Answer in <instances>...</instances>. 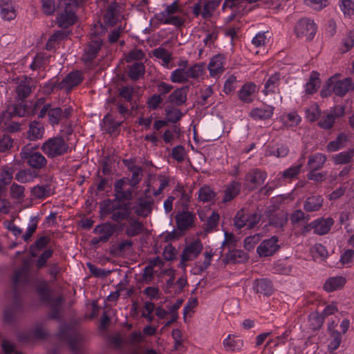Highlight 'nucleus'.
<instances>
[{
    "label": "nucleus",
    "mask_w": 354,
    "mask_h": 354,
    "mask_svg": "<svg viewBox=\"0 0 354 354\" xmlns=\"http://www.w3.org/2000/svg\"><path fill=\"white\" fill-rule=\"evenodd\" d=\"M31 194L37 198H43L51 194V189L49 185H37L32 188Z\"/></svg>",
    "instance_id": "49530a36"
},
{
    "label": "nucleus",
    "mask_w": 354,
    "mask_h": 354,
    "mask_svg": "<svg viewBox=\"0 0 354 354\" xmlns=\"http://www.w3.org/2000/svg\"><path fill=\"white\" fill-rule=\"evenodd\" d=\"M131 170L133 172L132 176L130 179L126 178V180H128V185H131L132 187H134L139 183L141 180V178L143 175L142 169L140 167L133 166V167L131 168Z\"/></svg>",
    "instance_id": "09e8293b"
},
{
    "label": "nucleus",
    "mask_w": 354,
    "mask_h": 354,
    "mask_svg": "<svg viewBox=\"0 0 354 354\" xmlns=\"http://www.w3.org/2000/svg\"><path fill=\"white\" fill-rule=\"evenodd\" d=\"M183 12V8L182 6L180 5L178 1H175L171 5L167 6L165 10L161 13H160L158 15H180Z\"/></svg>",
    "instance_id": "de8ad7c7"
},
{
    "label": "nucleus",
    "mask_w": 354,
    "mask_h": 354,
    "mask_svg": "<svg viewBox=\"0 0 354 354\" xmlns=\"http://www.w3.org/2000/svg\"><path fill=\"white\" fill-rule=\"evenodd\" d=\"M72 109L65 108L64 110L60 107L50 106L48 110V122L53 126L58 124L64 120H66L71 115Z\"/></svg>",
    "instance_id": "f8f14e48"
},
{
    "label": "nucleus",
    "mask_w": 354,
    "mask_h": 354,
    "mask_svg": "<svg viewBox=\"0 0 354 354\" xmlns=\"http://www.w3.org/2000/svg\"><path fill=\"white\" fill-rule=\"evenodd\" d=\"M43 299L47 301L52 308V313L50 315L51 318L57 319L59 317L62 298L61 297H57L55 299H52L50 297L48 292L44 290Z\"/></svg>",
    "instance_id": "393cba45"
},
{
    "label": "nucleus",
    "mask_w": 354,
    "mask_h": 354,
    "mask_svg": "<svg viewBox=\"0 0 354 354\" xmlns=\"http://www.w3.org/2000/svg\"><path fill=\"white\" fill-rule=\"evenodd\" d=\"M143 229V224L137 218L131 216L128 219V224L126 226L125 234L128 237H133L142 233Z\"/></svg>",
    "instance_id": "6ab92c4d"
},
{
    "label": "nucleus",
    "mask_w": 354,
    "mask_h": 354,
    "mask_svg": "<svg viewBox=\"0 0 354 354\" xmlns=\"http://www.w3.org/2000/svg\"><path fill=\"white\" fill-rule=\"evenodd\" d=\"M81 73L78 71L69 73L62 82L57 84L60 89H64L67 92L70 91L74 86H76L82 81Z\"/></svg>",
    "instance_id": "2eb2a0df"
},
{
    "label": "nucleus",
    "mask_w": 354,
    "mask_h": 354,
    "mask_svg": "<svg viewBox=\"0 0 354 354\" xmlns=\"http://www.w3.org/2000/svg\"><path fill=\"white\" fill-rule=\"evenodd\" d=\"M221 0H209L205 2L203 6L201 15L203 19L210 18L216 8L219 6Z\"/></svg>",
    "instance_id": "37998d69"
},
{
    "label": "nucleus",
    "mask_w": 354,
    "mask_h": 354,
    "mask_svg": "<svg viewBox=\"0 0 354 354\" xmlns=\"http://www.w3.org/2000/svg\"><path fill=\"white\" fill-rule=\"evenodd\" d=\"M273 110L272 106L253 109L250 113V116L254 120H268L272 116Z\"/></svg>",
    "instance_id": "cd10ccee"
},
{
    "label": "nucleus",
    "mask_w": 354,
    "mask_h": 354,
    "mask_svg": "<svg viewBox=\"0 0 354 354\" xmlns=\"http://www.w3.org/2000/svg\"><path fill=\"white\" fill-rule=\"evenodd\" d=\"M21 157L28 165L35 169H40L47 164L46 158L38 151L28 148H24L20 153Z\"/></svg>",
    "instance_id": "20e7f679"
},
{
    "label": "nucleus",
    "mask_w": 354,
    "mask_h": 354,
    "mask_svg": "<svg viewBox=\"0 0 354 354\" xmlns=\"http://www.w3.org/2000/svg\"><path fill=\"white\" fill-rule=\"evenodd\" d=\"M203 250V245L200 241H194L187 245L180 255V267L185 270L187 261L194 260Z\"/></svg>",
    "instance_id": "0eeeda50"
},
{
    "label": "nucleus",
    "mask_w": 354,
    "mask_h": 354,
    "mask_svg": "<svg viewBox=\"0 0 354 354\" xmlns=\"http://www.w3.org/2000/svg\"><path fill=\"white\" fill-rule=\"evenodd\" d=\"M156 18L162 24H171L178 27L184 23V19L180 15H157Z\"/></svg>",
    "instance_id": "79ce46f5"
},
{
    "label": "nucleus",
    "mask_w": 354,
    "mask_h": 354,
    "mask_svg": "<svg viewBox=\"0 0 354 354\" xmlns=\"http://www.w3.org/2000/svg\"><path fill=\"white\" fill-rule=\"evenodd\" d=\"M154 199L152 197H139L133 207L135 213L140 217H147L152 212Z\"/></svg>",
    "instance_id": "1a4fd4ad"
},
{
    "label": "nucleus",
    "mask_w": 354,
    "mask_h": 354,
    "mask_svg": "<svg viewBox=\"0 0 354 354\" xmlns=\"http://www.w3.org/2000/svg\"><path fill=\"white\" fill-rule=\"evenodd\" d=\"M44 129L38 122H32L29 125L28 137L32 140L41 138L43 136Z\"/></svg>",
    "instance_id": "4c0bfd02"
},
{
    "label": "nucleus",
    "mask_w": 354,
    "mask_h": 354,
    "mask_svg": "<svg viewBox=\"0 0 354 354\" xmlns=\"http://www.w3.org/2000/svg\"><path fill=\"white\" fill-rule=\"evenodd\" d=\"M115 230V225L110 223H106L102 225H97L93 232L98 234V236L91 239L92 244H97L100 242L105 243L113 236Z\"/></svg>",
    "instance_id": "6e6552de"
},
{
    "label": "nucleus",
    "mask_w": 354,
    "mask_h": 354,
    "mask_svg": "<svg viewBox=\"0 0 354 354\" xmlns=\"http://www.w3.org/2000/svg\"><path fill=\"white\" fill-rule=\"evenodd\" d=\"M354 88L351 78L347 77L342 80H333V92L338 96L343 97L346 93Z\"/></svg>",
    "instance_id": "f3484780"
},
{
    "label": "nucleus",
    "mask_w": 354,
    "mask_h": 354,
    "mask_svg": "<svg viewBox=\"0 0 354 354\" xmlns=\"http://www.w3.org/2000/svg\"><path fill=\"white\" fill-rule=\"evenodd\" d=\"M26 114V109L21 105L11 104L1 114V120H10L14 116L23 117Z\"/></svg>",
    "instance_id": "c756f323"
},
{
    "label": "nucleus",
    "mask_w": 354,
    "mask_h": 354,
    "mask_svg": "<svg viewBox=\"0 0 354 354\" xmlns=\"http://www.w3.org/2000/svg\"><path fill=\"white\" fill-rule=\"evenodd\" d=\"M345 109L343 106H338L331 109L329 112L322 115L318 122L320 128L329 130L334 126L335 120L344 115Z\"/></svg>",
    "instance_id": "39448f33"
},
{
    "label": "nucleus",
    "mask_w": 354,
    "mask_h": 354,
    "mask_svg": "<svg viewBox=\"0 0 354 354\" xmlns=\"http://www.w3.org/2000/svg\"><path fill=\"white\" fill-rule=\"evenodd\" d=\"M266 178V173L259 169H254L245 176V186L250 190H254L263 184Z\"/></svg>",
    "instance_id": "9d476101"
},
{
    "label": "nucleus",
    "mask_w": 354,
    "mask_h": 354,
    "mask_svg": "<svg viewBox=\"0 0 354 354\" xmlns=\"http://www.w3.org/2000/svg\"><path fill=\"white\" fill-rule=\"evenodd\" d=\"M189 86H185L175 90L168 97V101L175 105L180 106L187 101Z\"/></svg>",
    "instance_id": "aec40b11"
},
{
    "label": "nucleus",
    "mask_w": 354,
    "mask_h": 354,
    "mask_svg": "<svg viewBox=\"0 0 354 354\" xmlns=\"http://www.w3.org/2000/svg\"><path fill=\"white\" fill-rule=\"evenodd\" d=\"M330 337L333 340L328 344V348L330 351L336 350L340 345L341 343V334L336 330H333L330 333Z\"/></svg>",
    "instance_id": "0e129e2a"
},
{
    "label": "nucleus",
    "mask_w": 354,
    "mask_h": 354,
    "mask_svg": "<svg viewBox=\"0 0 354 354\" xmlns=\"http://www.w3.org/2000/svg\"><path fill=\"white\" fill-rule=\"evenodd\" d=\"M98 28L102 29V26L100 25L97 26L95 25L94 29L91 30L92 32L91 34L93 35V37L91 38L88 47L85 49V55L83 57V60L85 62H91L96 57L98 51L101 48L102 39L98 36L99 33H97L95 30Z\"/></svg>",
    "instance_id": "423d86ee"
},
{
    "label": "nucleus",
    "mask_w": 354,
    "mask_h": 354,
    "mask_svg": "<svg viewBox=\"0 0 354 354\" xmlns=\"http://www.w3.org/2000/svg\"><path fill=\"white\" fill-rule=\"evenodd\" d=\"M120 12V6L119 4L115 2L111 3L105 11L104 16V23L110 26L115 25L119 19Z\"/></svg>",
    "instance_id": "dca6fc26"
},
{
    "label": "nucleus",
    "mask_w": 354,
    "mask_h": 354,
    "mask_svg": "<svg viewBox=\"0 0 354 354\" xmlns=\"http://www.w3.org/2000/svg\"><path fill=\"white\" fill-rule=\"evenodd\" d=\"M1 15L7 21L14 19L17 15L11 0H0Z\"/></svg>",
    "instance_id": "5701e85b"
},
{
    "label": "nucleus",
    "mask_w": 354,
    "mask_h": 354,
    "mask_svg": "<svg viewBox=\"0 0 354 354\" xmlns=\"http://www.w3.org/2000/svg\"><path fill=\"white\" fill-rule=\"evenodd\" d=\"M205 259L204 261L201 262H197L196 264V268L198 272H202L205 270L211 264L212 257L213 256L212 252H205Z\"/></svg>",
    "instance_id": "e2e57ef3"
},
{
    "label": "nucleus",
    "mask_w": 354,
    "mask_h": 354,
    "mask_svg": "<svg viewBox=\"0 0 354 354\" xmlns=\"http://www.w3.org/2000/svg\"><path fill=\"white\" fill-rule=\"evenodd\" d=\"M208 68L212 76L217 75L223 71V57L220 55L214 56L210 61Z\"/></svg>",
    "instance_id": "58836bf2"
},
{
    "label": "nucleus",
    "mask_w": 354,
    "mask_h": 354,
    "mask_svg": "<svg viewBox=\"0 0 354 354\" xmlns=\"http://www.w3.org/2000/svg\"><path fill=\"white\" fill-rule=\"evenodd\" d=\"M310 219L309 215H306L301 209L295 210L290 216L292 223L297 224L301 222H307Z\"/></svg>",
    "instance_id": "bf43d9fd"
},
{
    "label": "nucleus",
    "mask_w": 354,
    "mask_h": 354,
    "mask_svg": "<svg viewBox=\"0 0 354 354\" xmlns=\"http://www.w3.org/2000/svg\"><path fill=\"white\" fill-rule=\"evenodd\" d=\"M215 197L214 192L209 187L205 186L200 188L198 192V198L203 202L211 201Z\"/></svg>",
    "instance_id": "5fc2aeb1"
},
{
    "label": "nucleus",
    "mask_w": 354,
    "mask_h": 354,
    "mask_svg": "<svg viewBox=\"0 0 354 354\" xmlns=\"http://www.w3.org/2000/svg\"><path fill=\"white\" fill-rule=\"evenodd\" d=\"M15 170L12 167L5 166L2 167L1 172L0 173V179L3 184L8 185L10 183Z\"/></svg>",
    "instance_id": "13d9d810"
},
{
    "label": "nucleus",
    "mask_w": 354,
    "mask_h": 354,
    "mask_svg": "<svg viewBox=\"0 0 354 354\" xmlns=\"http://www.w3.org/2000/svg\"><path fill=\"white\" fill-rule=\"evenodd\" d=\"M10 120H1V115L0 116V127L3 129H6L8 131L14 132L19 129L20 124L16 122H10Z\"/></svg>",
    "instance_id": "680f3d73"
},
{
    "label": "nucleus",
    "mask_w": 354,
    "mask_h": 354,
    "mask_svg": "<svg viewBox=\"0 0 354 354\" xmlns=\"http://www.w3.org/2000/svg\"><path fill=\"white\" fill-rule=\"evenodd\" d=\"M18 307L17 301L16 300L15 307H8L5 309L4 321L6 323L10 324L15 320V313Z\"/></svg>",
    "instance_id": "69168bd1"
},
{
    "label": "nucleus",
    "mask_w": 354,
    "mask_h": 354,
    "mask_svg": "<svg viewBox=\"0 0 354 354\" xmlns=\"http://www.w3.org/2000/svg\"><path fill=\"white\" fill-rule=\"evenodd\" d=\"M278 238L275 236L263 241L257 248V253L261 257H269L274 254L279 248Z\"/></svg>",
    "instance_id": "ddd939ff"
},
{
    "label": "nucleus",
    "mask_w": 354,
    "mask_h": 354,
    "mask_svg": "<svg viewBox=\"0 0 354 354\" xmlns=\"http://www.w3.org/2000/svg\"><path fill=\"white\" fill-rule=\"evenodd\" d=\"M310 326L313 329H319L324 323V316L318 313L311 314L310 316Z\"/></svg>",
    "instance_id": "338daca9"
},
{
    "label": "nucleus",
    "mask_w": 354,
    "mask_h": 354,
    "mask_svg": "<svg viewBox=\"0 0 354 354\" xmlns=\"http://www.w3.org/2000/svg\"><path fill=\"white\" fill-rule=\"evenodd\" d=\"M306 118L310 122L316 121L321 114L318 104H313L306 110Z\"/></svg>",
    "instance_id": "864d4df0"
},
{
    "label": "nucleus",
    "mask_w": 354,
    "mask_h": 354,
    "mask_svg": "<svg viewBox=\"0 0 354 354\" xmlns=\"http://www.w3.org/2000/svg\"><path fill=\"white\" fill-rule=\"evenodd\" d=\"M281 75L279 73H275L272 75L268 80H267L263 93L265 95H268L269 94L278 93L279 91V84H280Z\"/></svg>",
    "instance_id": "b1692460"
},
{
    "label": "nucleus",
    "mask_w": 354,
    "mask_h": 354,
    "mask_svg": "<svg viewBox=\"0 0 354 354\" xmlns=\"http://www.w3.org/2000/svg\"><path fill=\"white\" fill-rule=\"evenodd\" d=\"M103 124L104 130L112 133L119 128L121 122L114 121L109 115H106L103 120Z\"/></svg>",
    "instance_id": "3c124183"
},
{
    "label": "nucleus",
    "mask_w": 354,
    "mask_h": 354,
    "mask_svg": "<svg viewBox=\"0 0 354 354\" xmlns=\"http://www.w3.org/2000/svg\"><path fill=\"white\" fill-rule=\"evenodd\" d=\"M166 115L168 121L176 123L181 118L183 113L178 109L169 108L166 109Z\"/></svg>",
    "instance_id": "052dcab7"
},
{
    "label": "nucleus",
    "mask_w": 354,
    "mask_h": 354,
    "mask_svg": "<svg viewBox=\"0 0 354 354\" xmlns=\"http://www.w3.org/2000/svg\"><path fill=\"white\" fill-rule=\"evenodd\" d=\"M76 20L75 12L71 9L70 6L66 7L64 12L59 14L57 17V23L59 27L68 28L73 25Z\"/></svg>",
    "instance_id": "a211bd4d"
},
{
    "label": "nucleus",
    "mask_w": 354,
    "mask_h": 354,
    "mask_svg": "<svg viewBox=\"0 0 354 354\" xmlns=\"http://www.w3.org/2000/svg\"><path fill=\"white\" fill-rule=\"evenodd\" d=\"M317 25L308 18L300 19L295 27V32L297 37L306 40H312L317 32Z\"/></svg>",
    "instance_id": "7ed1b4c3"
},
{
    "label": "nucleus",
    "mask_w": 354,
    "mask_h": 354,
    "mask_svg": "<svg viewBox=\"0 0 354 354\" xmlns=\"http://www.w3.org/2000/svg\"><path fill=\"white\" fill-rule=\"evenodd\" d=\"M30 79L26 78L17 86L16 91L19 100L26 98L31 92Z\"/></svg>",
    "instance_id": "a19ab883"
},
{
    "label": "nucleus",
    "mask_w": 354,
    "mask_h": 354,
    "mask_svg": "<svg viewBox=\"0 0 354 354\" xmlns=\"http://www.w3.org/2000/svg\"><path fill=\"white\" fill-rule=\"evenodd\" d=\"M187 72L185 68H178L172 72L171 80L173 82L183 83L188 81Z\"/></svg>",
    "instance_id": "8fccbe9b"
},
{
    "label": "nucleus",
    "mask_w": 354,
    "mask_h": 354,
    "mask_svg": "<svg viewBox=\"0 0 354 354\" xmlns=\"http://www.w3.org/2000/svg\"><path fill=\"white\" fill-rule=\"evenodd\" d=\"M319 85V73L313 71L310 75L309 81L306 84V92L308 94H313L317 91Z\"/></svg>",
    "instance_id": "a18cd8bd"
},
{
    "label": "nucleus",
    "mask_w": 354,
    "mask_h": 354,
    "mask_svg": "<svg viewBox=\"0 0 354 354\" xmlns=\"http://www.w3.org/2000/svg\"><path fill=\"white\" fill-rule=\"evenodd\" d=\"M323 198L321 196H312L306 198L304 209L308 212L318 211L323 205Z\"/></svg>",
    "instance_id": "c85d7f7f"
},
{
    "label": "nucleus",
    "mask_w": 354,
    "mask_h": 354,
    "mask_svg": "<svg viewBox=\"0 0 354 354\" xmlns=\"http://www.w3.org/2000/svg\"><path fill=\"white\" fill-rule=\"evenodd\" d=\"M154 57L162 59L165 64H168L171 58V54L163 48H158L152 51Z\"/></svg>",
    "instance_id": "4d7b16f0"
},
{
    "label": "nucleus",
    "mask_w": 354,
    "mask_h": 354,
    "mask_svg": "<svg viewBox=\"0 0 354 354\" xmlns=\"http://www.w3.org/2000/svg\"><path fill=\"white\" fill-rule=\"evenodd\" d=\"M241 184L238 182L233 181L227 187L225 191V195L223 198V202L226 203L232 201L239 194Z\"/></svg>",
    "instance_id": "e433bc0d"
},
{
    "label": "nucleus",
    "mask_w": 354,
    "mask_h": 354,
    "mask_svg": "<svg viewBox=\"0 0 354 354\" xmlns=\"http://www.w3.org/2000/svg\"><path fill=\"white\" fill-rule=\"evenodd\" d=\"M314 223V232L319 235H324L327 234L333 225L334 221L331 218H319L313 221Z\"/></svg>",
    "instance_id": "412c9836"
},
{
    "label": "nucleus",
    "mask_w": 354,
    "mask_h": 354,
    "mask_svg": "<svg viewBox=\"0 0 354 354\" xmlns=\"http://www.w3.org/2000/svg\"><path fill=\"white\" fill-rule=\"evenodd\" d=\"M269 225L277 228H282L288 221V215L283 211H279L275 214L268 215Z\"/></svg>",
    "instance_id": "bb28decb"
},
{
    "label": "nucleus",
    "mask_w": 354,
    "mask_h": 354,
    "mask_svg": "<svg viewBox=\"0 0 354 354\" xmlns=\"http://www.w3.org/2000/svg\"><path fill=\"white\" fill-rule=\"evenodd\" d=\"M1 348L5 354H21L19 352L16 351V345L7 339H3L2 341Z\"/></svg>",
    "instance_id": "774afa93"
},
{
    "label": "nucleus",
    "mask_w": 354,
    "mask_h": 354,
    "mask_svg": "<svg viewBox=\"0 0 354 354\" xmlns=\"http://www.w3.org/2000/svg\"><path fill=\"white\" fill-rule=\"evenodd\" d=\"M29 283V275L28 272V268L26 266H24L19 270H17L14 276L13 279V295L16 298L18 294L19 290Z\"/></svg>",
    "instance_id": "4468645a"
},
{
    "label": "nucleus",
    "mask_w": 354,
    "mask_h": 354,
    "mask_svg": "<svg viewBox=\"0 0 354 354\" xmlns=\"http://www.w3.org/2000/svg\"><path fill=\"white\" fill-rule=\"evenodd\" d=\"M194 216L189 212H183L176 216L177 226L180 230L191 227L194 223Z\"/></svg>",
    "instance_id": "4be33fe9"
},
{
    "label": "nucleus",
    "mask_w": 354,
    "mask_h": 354,
    "mask_svg": "<svg viewBox=\"0 0 354 354\" xmlns=\"http://www.w3.org/2000/svg\"><path fill=\"white\" fill-rule=\"evenodd\" d=\"M254 288L257 293L269 296L273 292L272 283L265 279H258L255 281Z\"/></svg>",
    "instance_id": "2f4dec72"
},
{
    "label": "nucleus",
    "mask_w": 354,
    "mask_h": 354,
    "mask_svg": "<svg viewBox=\"0 0 354 354\" xmlns=\"http://www.w3.org/2000/svg\"><path fill=\"white\" fill-rule=\"evenodd\" d=\"M101 213L104 216L111 214L113 221L120 222L131 217V209L127 203L115 204L107 201L101 203Z\"/></svg>",
    "instance_id": "f257e3e1"
},
{
    "label": "nucleus",
    "mask_w": 354,
    "mask_h": 354,
    "mask_svg": "<svg viewBox=\"0 0 354 354\" xmlns=\"http://www.w3.org/2000/svg\"><path fill=\"white\" fill-rule=\"evenodd\" d=\"M346 283V279L343 277H335L328 279L325 284L324 289L328 292H332L342 288Z\"/></svg>",
    "instance_id": "f704fd0d"
},
{
    "label": "nucleus",
    "mask_w": 354,
    "mask_h": 354,
    "mask_svg": "<svg viewBox=\"0 0 354 354\" xmlns=\"http://www.w3.org/2000/svg\"><path fill=\"white\" fill-rule=\"evenodd\" d=\"M326 161V157L322 153H316L309 158L308 166L310 170L320 169Z\"/></svg>",
    "instance_id": "72a5a7b5"
},
{
    "label": "nucleus",
    "mask_w": 354,
    "mask_h": 354,
    "mask_svg": "<svg viewBox=\"0 0 354 354\" xmlns=\"http://www.w3.org/2000/svg\"><path fill=\"white\" fill-rule=\"evenodd\" d=\"M247 259V254L243 251L232 250L226 254L225 259L229 263H240L246 261Z\"/></svg>",
    "instance_id": "7c9ffc66"
},
{
    "label": "nucleus",
    "mask_w": 354,
    "mask_h": 354,
    "mask_svg": "<svg viewBox=\"0 0 354 354\" xmlns=\"http://www.w3.org/2000/svg\"><path fill=\"white\" fill-rule=\"evenodd\" d=\"M347 141V136L344 133H340L335 140L328 142L327 145V150L330 152L338 151L344 147Z\"/></svg>",
    "instance_id": "c9c22d12"
},
{
    "label": "nucleus",
    "mask_w": 354,
    "mask_h": 354,
    "mask_svg": "<svg viewBox=\"0 0 354 354\" xmlns=\"http://www.w3.org/2000/svg\"><path fill=\"white\" fill-rule=\"evenodd\" d=\"M256 86L254 84L249 83L244 84L239 91V98L241 101L249 103L252 100V95L255 93Z\"/></svg>",
    "instance_id": "473e14b6"
},
{
    "label": "nucleus",
    "mask_w": 354,
    "mask_h": 354,
    "mask_svg": "<svg viewBox=\"0 0 354 354\" xmlns=\"http://www.w3.org/2000/svg\"><path fill=\"white\" fill-rule=\"evenodd\" d=\"M354 157V149L341 152L333 157L336 165H344L351 162Z\"/></svg>",
    "instance_id": "ea45409f"
},
{
    "label": "nucleus",
    "mask_w": 354,
    "mask_h": 354,
    "mask_svg": "<svg viewBox=\"0 0 354 354\" xmlns=\"http://www.w3.org/2000/svg\"><path fill=\"white\" fill-rule=\"evenodd\" d=\"M68 145L62 137L49 138L43 143L41 149L48 158H55L66 153Z\"/></svg>",
    "instance_id": "f03ea898"
},
{
    "label": "nucleus",
    "mask_w": 354,
    "mask_h": 354,
    "mask_svg": "<svg viewBox=\"0 0 354 354\" xmlns=\"http://www.w3.org/2000/svg\"><path fill=\"white\" fill-rule=\"evenodd\" d=\"M248 214L245 212L244 209L239 210L234 218V225L238 229H241L245 226H248Z\"/></svg>",
    "instance_id": "603ef678"
},
{
    "label": "nucleus",
    "mask_w": 354,
    "mask_h": 354,
    "mask_svg": "<svg viewBox=\"0 0 354 354\" xmlns=\"http://www.w3.org/2000/svg\"><path fill=\"white\" fill-rule=\"evenodd\" d=\"M59 335L62 339H66L68 342V344L71 348V350L74 353H78L81 351L82 348V337L77 333H73L66 337L62 334V331L59 332Z\"/></svg>",
    "instance_id": "a878e982"
},
{
    "label": "nucleus",
    "mask_w": 354,
    "mask_h": 354,
    "mask_svg": "<svg viewBox=\"0 0 354 354\" xmlns=\"http://www.w3.org/2000/svg\"><path fill=\"white\" fill-rule=\"evenodd\" d=\"M127 180L126 178H123L115 182L114 185L115 197V200L118 202L124 201L131 200L133 196V188L126 189V186L128 185Z\"/></svg>",
    "instance_id": "9b49d317"
},
{
    "label": "nucleus",
    "mask_w": 354,
    "mask_h": 354,
    "mask_svg": "<svg viewBox=\"0 0 354 354\" xmlns=\"http://www.w3.org/2000/svg\"><path fill=\"white\" fill-rule=\"evenodd\" d=\"M204 68V64L200 63L194 64L187 70L188 77L194 79L198 78L203 74Z\"/></svg>",
    "instance_id": "6e6d98bb"
},
{
    "label": "nucleus",
    "mask_w": 354,
    "mask_h": 354,
    "mask_svg": "<svg viewBox=\"0 0 354 354\" xmlns=\"http://www.w3.org/2000/svg\"><path fill=\"white\" fill-rule=\"evenodd\" d=\"M145 66L142 63L135 62L129 69V76L133 80H138L145 74Z\"/></svg>",
    "instance_id": "c03bdc74"
}]
</instances>
